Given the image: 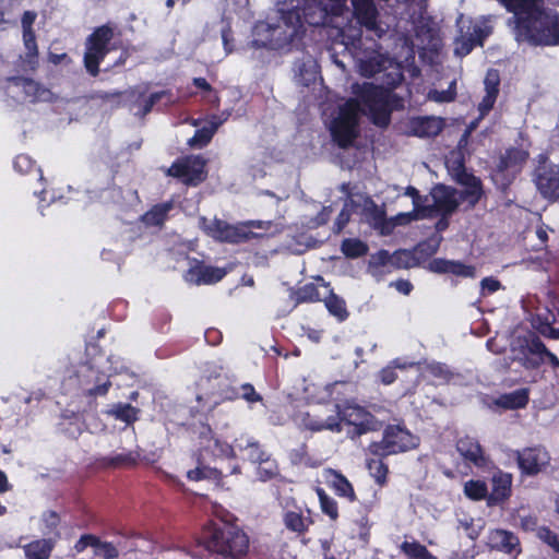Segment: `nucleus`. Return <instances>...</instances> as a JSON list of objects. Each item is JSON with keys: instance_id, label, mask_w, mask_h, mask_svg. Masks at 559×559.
I'll use <instances>...</instances> for the list:
<instances>
[{"instance_id": "f257e3e1", "label": "nucleus", "mask_w": 559, "mask_h": 559, "mask_svg": "<svg viewBox=\"0 0 559 559\" xmlns=\"http://www.w3.org/2000/svg\"><path fill=\"white\" fill-rule=\"evenodd\" d=\"M514 13L518 27L536 45L559 44V16L544 8V0H500Z\"/></svg>"}, {"instance_id": "f03ea898", "label": "nucleus", "mask_w": 559, "mask_h": 559, "mask_svg": "<svg viewBox=\"0 0 559 559\" xmlns=\"http://www.w3.org/2000/svg\"><path fill=\"white\" fill-rule=\"evenodd\" d=\"M206 548L224 557L239 558L249 549V537L236 526L224 525L211 534Z\"/></svg>"}, {"instance_id": "7ed1b4c3", "label": "nucleus", "mask_w": 559, "mask_h": 559, "mask_svg": "<svg viewBox=\"0 0 559 559\" xmlns=\"http://www.w3.org/2000/svg\"><path fill=\"white\" fill-rule=\"evenodd\" d=\"M360 111L359 104L350 99L340 107L338 115L330 122L331 134L341 147L350 145L357 136V123Z\"/></svg>"}, {"instance_id": "20e7f679", "label": "nucleus", "mask_w": 559, "mask_h": 559, "mask_svg": "<svg viewBox=\"0 0 559 559\" xmlns=\"http://www.w3.org/2000/svg\"><path fill=\"white\" fill-rule=\"evenodd\" d=\"M432 212L429 209H416L408 213H401L391 219H385L384 210L373 202L365 204V216L368 223L376 229H379L382 235H389L395 226L407 225L413 221L424 219L431 216Z\"/></svg>"}, {"instance_id": "39448f33", "label": "nucleus", "mask_w": 559, "mask_h": 559, "mask_svg": "<svg viewBox=\"0 0 559 559\" xmlns=\"http://www.w3.org/2000/svg\"><path fill=\"white\" fill-rule=\"evenodd\" d=\"M417 444L418 438L409 431L400 426H390L384 430L382 440L370 445V451L374 455L385 456L412 450Z\"/></svg>"}, {"instance_id": "423d86ee", "label": "nucleus", "mask_w": 559, "mask_h": 559, "mask_svg": "<svg viewBox=\"0 0 559 559\" xmlns=\"http://www.w3.org/2000/svg\"><path fill=\"white\" fill-rule=\"evenodd\" d=\"M111 38L112 29L104 25L96 28L86 39L84 66L93 76H96L99 72L98 66L109 51L108 44Z\"/></svg>"}, {"instance_id": "0eeeda50", "label": "nucleus", "mask_w": 559, "mask_h": 559, "mask_svg": "<svg viewBox=\"0 0 559 559\" xmlns=\"http://www.w3.org/2000/svg\"><path fill=\"white\" fill-rule=\"evenodd\" d=\"M7 95L15 103L46 102L51 98V93L31 79L11 78L5 85Z\"/></svg>"}, {"instance_id": "6e6552de", "label": "nucleus", "mask_w": 559, "mask_h": 559, "mask_svg": "<svg viewBox=\"0 0 559 559\" xmlns=\"http://www.w3.org/2000/svg\"><path fill=\"white\" fill-rule=\"evenodd\" d=\"M304 426L312 431H341V405L329 404L307 413L302 418Z\"/></svg>"}, {"instance_id": "1a4fd4ad", "label": "nucleus", "mask_w": 559, "mask_h": 559, "mask_svg": "<svg viewBox=\"0 0 559 559\" xmlns=\"http://www.w3.org/2000/svg\"><path fill=\"white\" fill-rule=\"evenodd\" d=\"M167 175L179 178L185 185L197 186L206 178L205 160L200 156L182 158L168 168Z\"/></svg>"}, {"instance_id": "9d476101", "label": "nucleus", "mask_w": 559, "mask_h": 559, "mask_svg": "<svg viewBox=\"0 0 559 559\" xmlns=\"http://www.w3.org/2000/svg\"><path fill=\"white\" fill-rule=\"evenodd\" d=\"M540 164L535 171V183L540 194L548 200L559 199V167L548 165L547 158L540 155Z\"/></svg>"}, {"instance_id": "9b49d317", "label": "nucleus", "mask_w": 559, "mask_h": 559, "mask_svg": "<svg viewBox=\"0 0 559 559\" xmlns=\"http://www.w3.org/2000/svg\"><path fill=\"white\" fill-rule=\"evenodd\" d=\"M431 198L433 204L423 207L429 209L432 212V215L428 216L427 218L433 217L437 214H452L457 209L459 204L462 202V195L459 194L457 190L443 185L436 186L431 190Z\"/></svg>"}, {"instance_id": "f8f14e48", "label": "nucleus", "mask_w": 559, "mask_h": 559, "mask_svg": "<svg viewBox=\"0 0 559 559\" xmlns=\"http://www.w3.org/2000/svg\"><path fill=\"white\" fill-rule=\"evenodd\" d=\"M307 0H280L283 23L286 26L284 41L292 40L302 26L301 9Z\"/></svg>"}, {"instance_id": "ddd939ff", "label": "nucleus", "mask_w": 559, "mask_h": 559, "mask_svg": "<svg viewBox=\"0 0 559 559\" xmlns=\"http://www.w3.org/2000/svg\"><path fill=\"white\" fill-rule=\"evenodd\" d=\"M465 25L460 26L461 35L455 38L454 52L457 56H466L476 45H483V39L487 33L477 24H468L464 32Z\"/></svg>"}, {"instance_id": "4468645a", "label": "nucleus", "mask_w": 559, "mask_h": 559, "mask_svg": "<svg viewBox=\"0 0 559 559\" xmlns=\"http://www.w3.org/2000/svg\"><path fill=\"white\" fill-rule=\"evenodd\" d=\"M518 462L525 474L535 475L548 464L549 455L543 448H530L519 453Z\"/></svg>"}, {"instance_id": "2eb2a0df", "label": "nucleus", "mask_w": 559, "mask_h": 559, "mask_svg": "<svg viewBox=\"0 0 559 559\" xmlns=\"http://www.w3.org/2000/svg\"><path fill=\"white\" fill-rule=\"evenodd\" d=\"M487 545L495 550L506 554H519L520 542L519 538L509 531L492 530L488 533Z\"/></svg>"}, {"instance_id": "dca6fc26", "label": "nucleus", "mask_w": 559, "mask_h": 559, "mask_svg": "<svg viewBox=\"0 0 559 559\" xmlns=\"http://www.w3.org/2000/svg\"><path fill=\"white\" fill-rule=\"evenodd\" d=\"M226 275V271L221 267L197 264L187 272L185 278L187 282L195 285L214 284Z\"/></svg>"}, {"instance_id": "f3484780", "label": "nucleus", "mask_w": 559, "mask_h": 559, "mask_svg": "<svg viewBox=\"0 0 559 559\" xmlns=\"http://www.w3.org/2000/svg\"><path fill=\"white\" fill-rule=\"evenodd\" d=\"M485 96L478 105L480 118L487 115L493 107L497 96L499 94L500 76L497 70L490 69L487 71L485 80Z\"/></svg>"}, {"instance_id": "a211bd4d", "label": "nucleus", "mask_w": 559, "mask_h": 559, "mask_svg": "<svg viewBox=\"0 0 559 559\" xmlns=\"http://www.w3.org/2000/svg\"><path fill=\"white\" fill-rule=\"evenodd\" d=\"M456 449L465 461L477 467L486 466L488 463V457L485 455L483 448L471 437H463L459 439Z\"/></svg>"}, {"instance_id": "6ab92c4d", "label": "nucleus", "mask_w": 559, "mask_h": 559, "mask_svg": "<svg viewBox=\"0 0 559 559\" xmlns=\"http://www.w3.org/2000/svg\"><path fill=\"white\" fill-rule=\"evenodd\" d=\"M358 21L378 35L383 33L377 23L378 11L372 0H352Z\"/></svg>"}, {"instance_id": "aec40b11", "label": "nucleus", "mask_w": 559, "mask_h": 559, "mask_svg": "<svg viewBox=\"0 0 559 559\" xmlns=\"http://www.w3.org/2000/svg\"><path fill=\"white\" fill-rule=\"evenodd\" d=\"M324 481L335 491L338 497L353 502L356 500V493L350 481L340 472L326 468L323 471Z\"/></svg>"}, {"instance_id": "412c9836", "label": "nucleus", "mask_w": 559, "mask_h": 559, "mask_svg": "<svg viewBox=\"0 0 559 559\" xmlns=\"http://www.w3.org/2000/svg\"><path fill=\"white\" fill-rule=\"evenodd\" d=\"M491 492L488 495V504H498L507 500L511 495L512 476L508 473L498 472L491 479Z\"/></svg>"}, {"instance_id": "4be33fe9", "label": "nucleus", "mask_w": 559, "mask_h": 559, "mask_svg": "<svg viewBox=\"0 0 559 559\" xmlns=\"http://www.w3.org/2000/svg\"><path fill=\"white\" fill-rule=\"evenodd\" d=\"M457 181L465 188L464 191L459 192L462 195V201H466L471 206H474L483 195L480 180L471 174L462 171L457 175Z\"/></svg>"}, {"instance_id": "5701e85b", "label": "nucleus", "mask_w": 559, "mask_h": 559, "mask_svg": "<svg viewBox=\"0 0 559 559\" xmlns=\"http://www.w3.org/2000/svg\"><path fill=\"white\" fill-rule=\"evenodd\" d=\"M343 423L355 426L360 432L370 424V414L358 405L344 404L341 406V425Z\"/></svg>"}, {"instance_id": "b1692460", "label": "nucleus", "mask_w": 559, "mask_h": 559, "mask_svg": "<svg viewBox=\"0 0 559 559\" xmlns=\"http://www.w3.org/2000/svg\"><path fill=\"white\" fill-rule=\"evenodd\" d=\"M430 270L436 273H450L462 277H474L475 267L455 261L437 259L430 262Z\"/></svg>"}, {"instance_id": "393cba45", "label": "nucleus", "mask_w": 559, "mask_h": 559, "mask_svg": "<svg viewBox=\"0 0 559 559\" xmlns=\"http://www.w3.org/2000/svg\"><path fill=\"white\" fill-rule=\"evenodd\" d=\"M56 538H41L26 544L23 549L26 559H49Z\"/></svg>"}, {"instance_id": "a878e982", "label": "nucleus", "mask_w": 559, "mask_h": 559, "mask_svg": "<svg viewBox=\"0 0 559 559\" xmlns=\"http://www.w3.org/2000/svg\"><path fill=\"white\" fill-rule=\"evenodd\" d=\"M388 58L380 53H373L367 59H359L357 62L358 71L361 75L370 78L376 73L386 69Z\"/></svg>"}, {"instance_id": "bb28decb", "label": "nucleus", "mask_w": 559, "mask_h": 559, "mask_svg": "<svg viewBox=\"0 0 559 559\" xmlns=\"http://www.w3.org/2000/svg\"><path fill=\"white\" fill-rule=\"evenodd\" d=\"M367 106L369 110L368 115L374 124L379 127L388 126L390 121V110L382 95L374 97Z\"/></svg>"}, {"instance_id": "cd10ccee", "label": "nucleus", "mask_w": 559, "mask_h": 559, "mask_svg": "<svg viewBox=\"0 0 559 559\" xmlns=\"http://www.w3.org/2000/svg\"><path fill=\"white\" fill-rule=\"evenodd\" d=\"M250 226L261 227V223L255 224L251 222L250 224L239 225H230L227 223L225 227L226 230L223 237V241L237 243L249 239L252 235Z\"/></svg>"}, {"instance_id": "c85d7f7f", "label": "nucleus", "mask_w": 559, "mask_h": 559, "mask_svg": "<svg viewBox=\"0 0 559 559\" xmlns=\"http://www.w3.org/2000/svg\"><path fill=\"white\" fill-rule=\"evenodd\" d=\"M442 128L443 122L440 118H420L413 122L414 133L418 136L437 135Z\"/></svg>"}, {"instance_id": "c756f323", "label": "nucleus", "mask_w": 559, "mask_h": 559, "mask_svg": "<svg viewBox=\"0 0 559 559\" xmlns=\"http://www.w3.org/2000/svg\"><path fill=\"white\" fill-rule=\"evenodd\" d=\"M528 402V392L525 389L516 390L511 393L501 395L496 404L503 408L516 409L524 407Z\"/></svg>"}, {"instance_id": "7c9ffc66", "label": "nucleus", "mask_w": 559, "mask_h": 559, "mask_svg": "<svg viewBox=\"0 0 559 559\" xmlns=\"http://www.w3.org/2000/svg\"><path fill=\"white\" fill-rule=\"evenodd\" d=\"M400 550L407 559H438L426 548V546L421 545L417 540H404L400 545Z\"/></svg>"}, {"instance_id": "2f4dec72", "label": "nucleus", "mask_w": 559, "mask_h": 559, "mask_svg": "<svg viewBox=\"0 0 559 559\" xmlns=\"http://www.w3.org/2000/svg\"><path fill=\"white\" fill-rule=\"evenodd\" d=\"M285 526L296 533H304L308 530L311 521L295 511L286 512L284 515Z\"/></svg>"}, {"instance_id": "473e14b6", "label": "nucleus", "mask_w": 559, "mask_h": 559, "mask_svg": "<svg viewBox=\"0 0 559 559\" xmlns=\"http://www.w3.org/2000/svg\"><path fill=\"white\" fill-rule=\"evenodd\" d=\"M367 468L379 486H384L388 481L389 468L380 459H370L367 461Z\"/></svg>"}, {"instance_id": "72a5a7b5", "label": "nucleus", "mask_w": 559, "mask_h": 559, "mask_svg": "<svg viewBox=\"0 0 559 559\" xmlns=\"http://www.w3.org/2000/svg\"><path fill=\"white\" fill-rule=\"evenodd\" d=\"M170 209V203L156 205L151 211L146 212L142 219L148 226H159L166 219V215Z\"/></svg>"}, {"instance_id": "f704fd0d", "label": "nucleus", "mask_w": 559, "mask_h": 559, "mask_svg": "<svg viewBox=\"0 0 559 559\" xmlns=\"http://www.w3.org/2000/svg\"><path fill=\"white\" fill-rule=\"evenodd\" d=\"M202 229L213 239L223 241V237L225 234L226 222L214 218L207 219L205 217L200 221Z\"/></svg>"}, {"instance_id": "c9c22d12", "label": "nucleus", "mask_w": 559, "mask_h": 559, "mask_svg": "<svg viewBox=\"0 0 559 559\" xmlns=\"http://www.w3.org/2000/svg\"><path fill=\"white\" fill-rule=\"evenodd\" d=\"M464 493L472 500L488 499V488L483 480H468L464 485Z\"/></svg>"}, {"instance_id": "e433bc0d", "label": "nucleus", "mask_w": 559, "mask_h": 559, "mask_svg": "<svg viewBox=\"0 0 559 559\" xmlns=\"http://www.w3.org/2000/svg\"><path fill=\"white\" fill-rule=\"evenodd\" d=\"M60 518L55 511H46L40 518V527L43 534H55V538H59L60 534L57 532L59 526Z\"/></svg>"}, {"instance_id": "4c0bfd02", "label": "nucleus", "mask_w": 559, "mask_h": 559, "mask_svg": "<svg viewBox=\"0 0 559 559\" xmlns=\"http://www.w3.org/2000/svg\"><path fill=\"white\" fill-rule=\"evenodd\" d=\"M325 306L331 314L335 316L338 320H345L348 316L346 306L343 299L338 298L335 294L331 293L324 300Z\"/></svg>"}, {"instance_id": "58836bf2", "label": "nucleus", "mask_w": 559, "mask_h": 559, "mask_svg": "<svg viewBox=\"0 0 559 559\" xmlns=\"http://www.w3.org/2000/svg\"><path fill=\"white\" fill-rule=\"evenodd\" d=\"M368 247L358 239H345L342 242V251L348 258H358L367 253Z\"/></svg>"}, {"instance_id": "ea45409f", "label": "nucleus", "mask_w": 559, "mask_h": 559, "mask_svg": "<svg viewBox=\"0 0 559 559\" xmlns=\"http://www.w3.org/2000/svg\"><path fill=\"white\" fill-rule=\"evenodd\" d=\"M316 491L320 500L321 510L332 520H336L338 516V509L335 500L329 497L322 488H317Z\"/></svg>"}, {"instance_id": "a19ab883", "label": "nucleus", "mask_w": 559, "mask_h": 559, "mask_svg": "<svg viewBox=\"0 0 559 559\" xmlns=\"http://www.w3.org/2000/svg\"><path fill=\"white\" fill-rule=\"evenodd\" d=\"M218 124L217 123H211L209 127H204L200 130H198L193 138L189 140V144L191 146H199L202 147L206 145L212 136L214 135Z\"/></svg>"}, {"instance_id": "79ce46f5", "label": "nucleus", "mask_w": 559, "mask_h": 559, "mask_svg": "<svg viewBox=\"0 0 559 559\" xmlns=\"http://www.w3.org/2000/svg\"><path fill=\"white\" fill-rule=\"evenodd\" d=\"M110 414L116 418L130 424L136 419L138 411L130 404H118L110 411Z\"/></svg>"}, {"instance_id": "37998d69", "label": "nucleus", "mask_w": 559, "mask_h": 559, "mask_svg": "<svg viewBox=\"0 0 559 559\" xmlns=\"http://www.w3.org/2000/svg\"><path fill=\"white\" fill-rule=\"evenodd\" d=\"M415 265L414 255L407 250H399L392 254V267L409 269Z\"/></svg>"}, {"instance_id": "c03bdc74", "label": "nucleus", "mask_w": 559, "mask_h": 559, "mask_svg": "<svg viewBox=\"0 0 559 559\" xmlns=\"http://www.w3.org/2000/svg\"><path fill=\"white\" fill-rule=\"evenodd\" d=\"M455 82H452L445 91H430L428 98L438 103H449L455 98Z\"/></svg>"}, {"instance_id": "a18cd8bd", "label": "nucleus", "mask_w": 559, "mask_h": 559, "mask_svg": "<svg viewBox=\"0 0 559 559\" xmlns=\"http://www.w3.org/2000/svg\"><path fill=\"white\" fill-rule=\"evenodd\" d=\"M95 555L104 559H115L119 556V551L111 543L102 542L98 538V543L95 547Z\"/></svg>"}, {"instance_id": "49530a36", "label": "nucleus", "mask_w": 559, "mask_h": 559, "mask_svg": "<svg viewBox=\"0 0 559 559\" xmlns=\"http://www.w3.org/2000/svg\"><path fill=\"white\" fill-rule=\"evenodd\" d=\"M525 349L528 354L539 356L540 360L548 350L545 344L538 337H531L525 340Z\"/></svg>"}, {"instance_id": "de8ad7c7", "label": "nucleus", "mask_w": 559, "mask_h": 559, "mask_svg": "<svg viewBox=\"0 0 559 559\" xmlns=\"http://www.w3.org/2000/svg\"><path fill=\"white\" fill-rule=\"evenodd\" d=\"M209 448H211L213 454L218 457H231L234 455L233 448L218 439H213Z\"/></svg>"}, {"instance_id": "09e8293b", "label": "nucleus", "mask_w": 559, "mask_h": 559, "mask_svg": "<svg viewBox=\"0 0 559 559\" xmlns=\"http://www.w3.org/2000/svg\"><path fill=\"white\" fill-rule=\"evenodd\" d=\"M537 535L544 543L551 547L555 552L559 554V538L557 534L547 527H540Z\"/></svg>"}, {"instance_id": "8fccbe9b", "label": "nucleus", "mask_w": 559, "mask_h": 559, "mask_svg": "<svg viewBox=\"0 0 559 559\" xmlns=\"http://www.w3.org/2000/svg\"><path fill=\"white\" fill-rule=\"evenodd\" d=\"M392 266V254L386 250H380L371 255L370 267Z\"/></svg>"}, {"instance_id": "3c124183", "label": "nucleus", "mask_w": 559, "mask_h": 559, "mask_svg": "<svg viewBox=\"0 0 559 559\" xmlns=\"http://www.w3.org/2000/svg\"><path fill=\"white\" fill-rule=\"evenodd\" d=\"M259 464L258 473L262 479H269L277 474V466L274 461L269 459V456Z\"/></svg>"}, {"instance_id": "603ef678", "label": "nucleus", "mask_w": 559, "mask_h": 559, "mask_svg": "<svg viewBox=\"0 0 559 559\" xmlns=\"http://www.w3.org/2000/svg\"><path fill=\"white\" fill-rule=\"evenodd\" d=\"M97 543H98V537L91 535V534L82 535L80 537V539L75 543L74 549L76 550V552H82L87 547L95 548Z\"/></svg>"}, {"instance_id": "864d4df0", "label": "nucleus", "mask_w": 559, "mask_h": 559, "mask_svg": "<svg viewBox=\"0 0 559 559\" xmlns=\"http://www.w3.org/2000/svg\"><path fill=\"white\" fill-rule=\"evenodd\" d=\"M23 40L27 50V57H36L38 51L34 32L23 33Z\"/></svg>"}, {"instance_id": "5fc2aeb1", "label": "nucleus", "mask_w": 559, "mask_h": 559, "mask_svg": "<svg viewBox=\"0 0 559 559\" xmlns=\"http://www.w3.org/2000/svg\"><path fill=\"white\" fill-rule=\"evenodd\" d=\"M215 474L214 469L207 468V467H197L194 469H191L187 473V476L191 480H201L204 478H210Z\"/></svg>"}, {"instance_id": "6e6d98bb", "label": "nucleus", "mask_w": 559, "mask_h": 559, "mask_svg": "<svg viewBox=\"0 0 559 559\" xmlns=\"http://www.w3.org/2000/svg\"><path fill=\"white\" fill-rule=\"evenodd\" d=\"M528 153L523 150H510L507 153V163H523L527 159Z\"/></svg>"}, {"instance_id": "4d7b16f0", "label": "nucleus", "mask_w": 559, "mask_h": 559, "mask_svg": "<svg viewBox=\"0 0 559 559\" xmlns=\"http://www.w3.org/2000/svg\"><path fill=\"white\" fill-rule=\"evenodd\" d=\"M241 392L242 397L248 402H258L261 400V396L255 392L251 384H243L241 386Z\"/></svg>"}, {"instance_id": "13d9d810", "label": "nucleus", "mask_w": 559, "mask_h": 559, "mask_svg": "<svg viewBox=\"0 0 559 559\" xmlns=\"http://www.w3.org/2000/svg\"><path fill=\"white\" fill-rule=\"evenodd\" d=\"M249 450H250L249 457L253 462L262 463L263 460H265V457H267V455L263 451H261L259 449L258 444H255V443H250Z\"/></svg>"}, {"instance_id": "bf43d9fd", "label": "nucleus", "mask_w": 559, "mask_h": 559, "mask_svg": "<svg viewBox=\"0 0 559 559\" xmlns=\"http://www.w3.org/2000/svg\"><path fill=\"white\" fill-rule=\"evenodd\" d=\"M35 19H36L35 12L26 11L23 14V17H22L23 33L33 32L32 25H33Z\"/></svg>"}, {"instance_id": "052dcab7", "label": "nucleus", "mask_w": 559, "mask_h": 559, "mask_svg": "<svg viewBox=\"0 0 559 559\" xmlns=\"http://www.w3.org/2000/svg\"><path fill=\"white\" fill-rule=\"evenodd\" d=\"M481 287L483 289L493 293L500 288V282L492 277H486L481 281Z\"/></svg>"}, {"instance_id": "680f3d73", "label": "nucleus", "mask_w": 559, "mask_h": 559, "mask_svg": "<svg viewBox=\"0 0 559 559\" xmlns=\"http://www.w3.org/2000/svg\"><path fill=\"white\" fill-rule=\"evenodd\" d=\"M380 377L384 384H391L395 380L396 374L391 367H388L381 370Z\"/></svg>"}, {"instance_id": "e2e57ef3", "label": "nucleus", "mask_w": 559, "mask_h": 559, "mask_svg": "<svg viewBox=\"0 0 559 559\" xmlns=\"http://www.w3.org/2000/svg\"><path fill=\"white\" fill-rule=\"evenodd\" d=\"M400 293L404 294V295H408L413 288V285L408 282V281H405V280H400V281H396L395 283L392 284Z\"/></svg>"}, {"instance_id": "0e129e2a", "label": "nucleus", "mask_w": 559, "mask_h": 559, "mask_svg": "<svg viewBox=\"0 0 559 559\" xmlns=\"http://www.w3.org/2000/svg\"><path fill=\"white\" fill-rule=\"evenodd\" d=\"M539 331L544 336H547V337L554 338V340H559V329H555V328L550 326L549 324H546L543 328H540Z\"/></svg>"}, {"instance_id": "69168bd1", "label": "nucleus", "mask_w": 559, "mask_h": 559, "mask_svg": "<svg viewBox=\"0 0 559 559\" xmlns=\"http://www.w3.org/2000/svg\"><path fill=\"white\" fill-rule=\"evenodd\" d=\"M14 166H15V168H17L19 170L22 171V170H24V168H27L28 166H31V160L28 159L27 156L20 155L15 158Z\"/></svg>"}, {"instance_id": "338daca9", "label": "nucleus", "mask_w": 559, "mask_h": 559, "mask_svg": "<svg viewBox=\"0 0 559 559\" xmlns=\"http://www.w3.org/2000/svg\"><path fill=\"white\" fill-rule=\"evenodd\" d=\"M406 194L411 195L413 199H414V210L415 211L416 209H421L423 206L419 205L418 203V192L415 188L413 187H409L407 188L406 190Z\"/></svg>"}, {"instance_id": "774afa93", "label": "nucleus", "mask_w": 559, "mask_h": 559, "mask_svg": "<svg viewBox=\"0 0 559 559\" xmlns=\"http://www.w3.org/2000/svg\"><path fill=\"white\" fill-rule=\"evenodd\" d=\"M48 59L51 63L58 64L62 62L63 60L68 59L67 53H49Z\"/></svg>"}]
</instances>
